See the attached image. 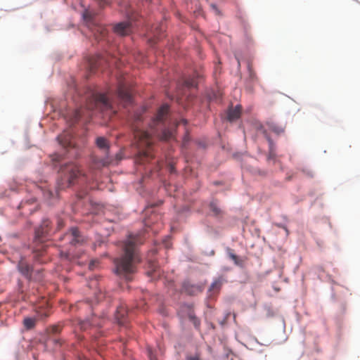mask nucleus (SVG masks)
Wrapping results in <instances>:
<instances>
[{"instance_id": "11", "label": "nucleus", "mask_w": 360, "mask_h": 360, "mask_svg": "<svg viewBox=\"0 0 360 360\" xmlns=\"http://www.w3.org/2000/svg\"><path fill=\"white\" fill-rule=\"evenodd\" d=\"M149 270L147 272L148 276L155 278L160 276V270L158 264L154 261H149L148 263Z\"/></svg>"}, {"instance_id": "22", "label": "nucleus", "mask_w": 360, "mask_h": 360, "mask_svg": "<svg viewBox=\"0 0 360 360\" xmlns=\"http://www.w3.org/2000/svg\"><path fill=\"white\" fill-rule=\"evenodd\" d=\"M182 285L184 290L187 291H195L199 290L198 287L197 285H193L190 281H184Z\"/></svg>"}, {"instance_id": "41", "label": "nucleus", "mask_w": 360, "mask_h": 360, "mask_svg": "<svg viewBox=\"0 0 360 360\" xmlns=\"http://www.w3.org/2000/svg\"><path fill=\"white\" fill-rule=\"evenodd\" d=\"M188 360H199V359H198L196 357H191Z\"/></svg>"}, {"instance_id": "16", "label": "nucleus", "mask_w": 360, "mask_h": 360, "mask_svg": "<svg viewBox=\"0 0 360 360\" xmlns=\"http://www.w3.org/2000/svg\"><path fill=\"white\" fill-rule=\"evenodd\" d=\"M163 30L162 25L160 27H156L155 30H151L150 32L153 35L154 38H151L149 39V41L151 44H153L156 42V40H158L161 38V32Z\"/></svg>"}, {"instance_id": "32", "label": "nucleus", "mask_w": 360, "mask_h": 360, "mask_svg": "<svg viewBox=\"0 0 360 360\" xmlns=\"http://www.w3.org/2000/svg\"><path fill=\"white\" fill-rule=\"evenodd\" d=\"M97 263H98V260H96V259L91 260V262L89 263V269H94V267L96 266V265L97 264Z\"/></svg>"}, {"instance_id": "13", "label": "nucleus", "mask_w": 360, "mask_h": 360, "mask_svg": "<svg viewBox=\"0 0 360 360\" xmlns=\"http://www.w3.org/2000/svg\"><path fill=\"white\" fill-rule=\"evenodd\" d=\"M19 271L25 276L27 278H30L32 268L23 259L20 260L18 265Z\"/></svg>"}, {"instance_id": "4", "label": "nucleus", "mask_w": 360, "mask_h": 360, "mask_svg": "<svg viewBox=\"0 0 360 360\" xmlns=\"http://www.w3.org/2000/svg\"><path fill=\"white\" fill-rule=\"evenodd\" d=\"M86 182V175L75 162L63 165L60 169V177L57 181V189L63 190L79 181Z\"/></svg>"}, {"instance_id": "15", "label": "nucleus", "mask_w": 360, "mask_h": 360, "mask_svg": "<svg viewBox=\"0 0 360 360\" xmlns=\"http://www.w3.org/2000/svg\"><path fill=\"white\" fill-rule=\"evenodd\" d=\"M51 305L47 302V301H45L44 303L41 304L38 309L37 313L40 318L44 319L49 316V308Z\"/></svg>"}, {"instance_id": "19", "label": "nucleus", "mask_w": 360, "mask_h": 360, "mask_svg": "<svg viewBox=\"0 0 360 360\" xmlns=\"http://www.w3.org/2000/svg\"><path fill=\"white\" fill-rule=\"evenodd\" d=\"M37 320L34 318L26 317L23 320L24 327L27 330L32 329L36 325Z\"/></svg>"}, {"instance_id": "18", "label": "nucleus", "mask_w": 360, "mask_h": 360, "mask_svg": "<svg viewBox=\"0 0 360 360\" xmlns=\"http://www.w3.org/2000/svg\"><path fill=\"white\" fill-rule=\"evenodd\" d=\"M96 145L99 148L103 149L105 152H108L109 149L108 142L107 139L103 137H98L96 139Z\"/></svg>"}, {"instance_id": "14", "label": "nucleus", "mask_w": 360, "mask_h": 360, "mask_svg": "<svg viewBox=\"0 0 360 360\" xmlns=\"http://www.w3.org/2000/svg\"><path fill=\"white\" fill-rule=\"evenodd\" d=\"M57 139L63 148H66L71 146V136L70 134L64 133L60 134L57 137Z\"/></svg>"}, {"instance_id": "28", "label": "nucleus", "mask_w": 360, "mask_h": 360, "mask_svg": "<svg viewBox=\"0 0 360 360\" xmlns=\"http://www.w3.org/2000/svg\"><path fill=\"white\" fill-rule=\"evenodd\" d=\"M271 129L273 131H274L277 134H280L284 131V129L282 127H278V126H272Z\"/></svg>"}, {"instance_id": "33", "label": "nucleus", "mask_w": 360, "mask_h": 360, "mask_svg": "<svg viewBox=\"0 0 360 360\" xmlns=\"http://www.w3.org/2000/svg\"><path fill=\"white\" fill-rule=\"evenodd\" d=\"M42 255H43V252H39V250H36V251H35V255H34V257H35V259H36L37 261L41 262V261L39 260V259L38 258V257L41 256Z\"/></svg>"}, {"instance_id": "40", "label": "nucleus", "mask_w": 360, "mask_h": 360, "mask_svg": "<svg viewBox=\"0 0 360 360\" xmlns=\"http://www.w3.org/2000/svg\"><path fill=\"white\" fill-rule=\"evenodd\" d=\"M53 160L59 161V155H55V158H53Z\"/></svg>"}, {"instance_id": "23", "label": "nucleus", "mask_w": 360, "mask_h": 360, "mask_svg": "<svg viewBox=\"0 0 360 360\" xmlns=\"http://www.w3.org/2000/svg\"><path fill=\"white\" fill-rule=\"evenodd\" d=\"M94 318H92L91 321L86 320L83 321L80 323V328L82 330H86L89 326H99V324H97L94 322Z\"/></svg>"}, {"instance_id": "10", "label": "nucleus", "mask_w": 360, "mask_h": 360, "mask_svg": "<svg viewBox=\"0 0 360 360\" xmlns=\"http://www.w3.org/2000/svg\"><path fill=\"white\" fill-rule=\"evenodd\" d=\"M127 310L125 306L123 304L120 305L117 307L115 311V319L117 323L120 325H123L127 321Z\"/></svg>"}, {"instance_id": "35", "label": "nucleus", "mask_w": 360, "mask_h": 360, "mask_svg": "<svg viewBox=\"0 0 360 360\" xmlns=\"http://www.w3.org/2000/svg\"><path fill=\"white\" fill-rule=\"evenodd\" d=\"M61 257H64V258H65L67 259H69V253H68V252H65V253L62 252L61 253Z\"/></svg>"}, {"instance_id": "43", "label": "nucleus", "mask_w": 360, "mask_h": 360, "mask_svg": "<svg viewBox=\"0 0 360 360\" xmlns=\"http://www.w3.org/2000/svg\"><path fill=\"white\" fill-rule=\"evenodd\" d=\"M143 2L149 3L150 0H142Z\"/></svg>"}, {"instance_id": "12", "label": "nucleus", "mask_w": 360, "mask_h": 360, "mask_svg": "<svg viewBox=\"0 0 360 360\" xmlns=\"http://www.w3.org/2000/svg\"><path fill=\"white\" fill-rule=\"evenodd\" d=\"M241 114V106L236 105L234 108H231L228 110L227 112V119L230 122H233L237 119H238Z\"/></svg>"}, {"instance_id": "27", "label": "nucleus", "mask_w": 360, "mask_h": 360, "mask_svg": "<svg viewBox=\"0 0 360 360\" xmlns=\"http://www.w3.org/2000/svg\"><path fill=\"white\" fill-rule=\"evenodd\" d=\"M98 283L96 278L91 280L89 283V290H94L98 287Z\"/></svg>"}, {"instance_id": "31", "label": "nucleus", "mask_w": 360, "mask_h": 360, "mask_svg": "<svg viewBox=\"0 0 360 360\" xmlns=\"http://www.w3.org/2000/svg\"><path fill=\"white\" fill-rule=\"evenodd\" d=\"M210 6L216 15H220V11H219L218 8L215 4H212L210 5Z\"/></svg>"}, {"instance_id": "6", "label": "nucleus", "mask_w": 360, "mask_h": 360, "mask_svg": "<svg viewBox=\"0 0 360 360\" xmlns=\"http://www.w3.org/2000/svg\"><path fill=\"white\" fill-rule=\"evenodd\" d=\"M117 97L124 107L132 103L131 89L125 82H119L117 89Z\"/></svg>"}, {"instance_id": "38", "label": "nucleus", "mask_w": 360, "mask_h": 360, "mask_svg": "<svg viewBox=\"0 0 360 360\" xmlns=\"http://www.w3.org/2000/svg\"><path fill=\"white\" fill-rule=\"evenodd\" d=\"M268 141H269V146H270V150H272V147H273V142L271 141V139H268Z\"/></svg>"}, {"instance_id": "1", "label": "nucleus", "mask_w": 360, "mask_h": 360, "mask_svg": "<svg viewBox=\"0 0 360 360\" xmlns=\"http://www.w3.org/2000/svg\"><path fill=\"white\" fill-rule=\"evenodd\" d=\"M144 112V108L141 112H136L134 115V120L132 124L134 139L138 148L135 162L139 165L148 162L154 157L153 136H155L163 141L169 140L173 136L172 131L166 128L165 125V121L169 113V105L167 104H164L159 108L155 117L151 121L150 124V133L141 129L139 125L143 120L142 113Z\"/></svg>"}, {"instance_id": "25", "label": "nucleus", "mask_w": 360, "mask_h": 360, "mask_svg": "<svg viewBox=\"0 0 360 360\" xmlns=\"http://www.w3.org/2000/svg\"><path fill=\"white\" fill-rule=\"evenodd\" d=\"M184 85L188 88L196 87L197 82L194 78H188L184 81Z\"/></svg>"}, {"instance_id": "36", "label": "nucleus", "mask_w": 360, "mask_h": 360, "mask_svg": "<svg viewBox=\"0 0 360 360\" xmlns=\"http://www.w3.org/2000/svg\"><path fill=\"white\" fill-rule=\"evenodd\" d=\"M110 161L108 160H103L102 162V165L103 166H105V165H108V164H110Z\"/></svg>"}, {"instance_id": "34", "label": "nucleus", "mask_w": 360, "mask_h": 360, "mask_svg": "<svg viewBox=\"0 0 360 360\" xmlns=\"http://www.w3.org/2000/svg\"><path fill=\"white\" fill-rule=\"evenodd\" d=\"M101 63V59H99V60L96 64H92L91 65V68L92 69L96 68L97 66L100 65Z\"/></svg>"}, {"instance_id": "7", "label": "nucleus", "mask_w": 360, "mask_h": 360, "mask_svg": "<svg viewBox=\"0 0 360 360\" xmlns=\"http://www.w3.org/2000/svg\"><path fill=\"white\" fill-rule=\"evenodd\" d=\"M60 239L63 240H67L70 244L73 245L80 243L82 241L79 231L75 227H72L70 231L65 233Z\"/></svg>"}, {"instance_id": "37", "label": "nucleus", "mask_w": 360, "mask_h": 360, "mask_svg": "<svg viewBox=\"0 0 360 360\" xmlns=\"http://www.w3.org/2000/svg\"><path fill=\"white\" fill-rule=\"evenodd\" d=\"M63 221H61V220H58V229H60V228H61V227H63Z\"/></svg>"}, {"instance_id": "9", "label": "nucleus", "mask_w": 360, "mask_h": 360, "mask_svg": "<svg viewBox=\"0 0 360 360\" xmlns=\"http://www.w3.org/2000/svg\"><path fill=\"white\" fill-rule=\"evenodd\" d=\"M49 221L45 220L43 224L35 231V240L36 241L42 242L43 238L49 231Z\"/></svg>"}, {"instance_id": "24", "label": "nucleus", "mask_w": 360, "mask_h": 360, "mask_svg": "<svg viewBox=\"0 0 360 360\" xmlns=\"http://www.w3.org/2000/svg\"><path fill=\"white\" fill-rule=\"evenodd\" d=\"M227 252H228L229 257L233 261V262L236 265L241 264V262L239 259L238 257L233 253V250L231 249L228 248L227 249Z\"/></svg>"}, {"instance_id": "29", "label": "nucleus", "mask_w": 360, "mask_h": 360, "mask_svg": "<svg viewBox=\"0 0 360 360\" xmlns=\"http://www.w3.org/2000/svg\"><path fill=\"white\" fill-rule=\"evenodd\" d=\"M49 342H52L56 345V347H60L62 345V342L60 339L56 338H50Z\"/></svg>"}, {"instance_id": "39", "label": "nucleus", "mask_w": 360, "mask_h": 360, "mask_svg": "<svg viewBox=\"0 0 360 360\" xmlns=\"http://www.w3.org/2000/svg\"><path fill=\"white\" fill-rule=\"evenodd\" d=\"M78 360H89L85 356H79Z\"/></svg>"}, {"instance_id": "21", "label": "nucleus", "mask_w": 360, "mask_h": 360, "mask_svg": "<svg viewBox=\"0 0 360 360\" xmlns=\"http://www.w3.org/2000/svg\"><path fill=\"white\" fill-rule=\"evenodd\" d=\"M188 319L193 322L194 326L196 328H200V320L195 316L194 313L191 310L189 309V313H188Z\"/></svg>"}, {"instance_id": "2", "label": "nucleus", "mask_w": 360, "mask_h": 360, "mask_svg": "<svg viewBox=\"0 0 360 360\" xmlns=\"http://www.w3.org/2000/svg\"><path fill=\"white\" fill-rule=\"evenodd\" d=\"M142 243L139 236H129L124 244L123 255L114 260L117 274L129 280L136 273L137 264L141 261L136 246Z\"/></svg>"}, {"instance_id": "5", "label": "nucleus", "mask_w": 360, "mask_h": 360, "mask_svg": "<svg viewBox=\"0 0 360 360\" xmlns=\"http://www.w3.org/2000/svg\"><path fill=\"white\" fill-rule=\"evenodd\" d=\"M83 18L86 23V26L96 40L100 41L105 39L108 33L106 27L101 24L97 23L90 11H85L83 13Z\"/></svg>"}, {"instance_id": "26", "label": "nucleus", "mask_w": 360, "mask_h": 360, "mask_svg": "<svg viewBox=\"0 0 360 360\" xmlns=\"http://www.w3.org/2000/svg\"><path fill=\"white\" fill-rule=\"evenodd\" d=\"M60 328L58 326H52L48 328V333L51 335H56L60 332Z\"/></svg>"}, {"instance_id": "3", "label": "nucleus", "mask_w": 360, "mask_h": 360, "mask_svg": "<svg viewBox=\"0 0 360 360\" xmlns=\"http://www.w3.org/2000/svg\"><path fill=\"white\" fill-rule=\"evenodd\" d=\"M98 110L110 118L116 113L112 103L105 94L93 93L87 98L86 108L76 110L73 114L72 122H77L84 115V111Z\"/></svg>"}, {"instance_id": "30", "label": "nucleus", "mask_w": 360, "mask_h": 360, "mask_svg": "<svg viewBox=\"0 0 360 360\" xmlns=\"http://www.w3.org/2000/svg\"><path fill=\"white\" fill-rule=\"evenodd\" d=\"M148 356L150 359V360H157L155 356L153 354L151 349H148Z\"/></svg>"}, {"instance_id": "8", "label": "nucleus", "mask_w": 360, "mask_h": 360, "mask_svg": "<svg viewBox=\"0 0 360 360\" xmlns=\"http://www.w3.org/2000/svg\"><path fill=\"white\" fill-rule=\"evenodd\" d=\"M113 30L120 36L128 35L131 32V22L127 21L117 23L114 26Z\"/></svg>"}, {"instance_id": "17", "label": "nucleus", "mask_w": 360, "mask_h": 360, "mask_svg": "<svg viewBox=\"0 0 360 360\" xmlns=\"http://www.w3.org/2000/svg\"><path fill=\"white\" fill-rule=\"evenodd\" d=\"M224 283V279L220 277L215 279L213 283L211 284L209 290L210 291H219L221 290V288Z\"/></svg>"}, {"instance_id": "44", "label": "nucleus", "mask_w": 360, "mask_h": 360, "mask_svg": "<svg viewBox=\"0 0 360 360\" xmlns=\"http://www.w3.org/2000/svg\"><path fill=\"white\" fill-rule=\"evenodd\" d=\"M170 172H174V167H171V168H170Z\"/></svg>"}, {"instance_id": "20", "label": "nucleus", "mask_w": 360, "mask_h": 360, "mask_svg": "<svg viewBox=\"0 0 360 360\" xmlns=\"http://www.w3.org/2000/svg\"><path fill=\"white\" fill-rule=\"evenodd\" d=\"M210 208L211 211L213 212V214L215 216H220L222 214V211L219 207L217 202L212 201L210 204Z\"/></svg>"}, {"instance_id": "42", "label": "nucleus", "mask_w": 360, "mask_h": 360, "mask_svg": "<svg viewBox=\"0 0 360 360\" xmlns=\"http://www.w3.org/2000/svg\"><path fill=\"white\" fill-rule=\"evenodd\" d=\"M181 122L184 124L187 123V121L186 120H182Z\"/></svg>"}]
</instances>
